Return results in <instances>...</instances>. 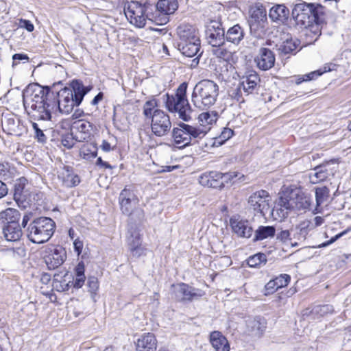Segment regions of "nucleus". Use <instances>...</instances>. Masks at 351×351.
Returning a JSON list of instances; mask_svg holds the SVG:
<instances>
[{
  "label": "nucleus",
  "instance_id": "nucleus-1",
  "mask_svg": "<svg viewBox=\"0 0 351 351\" xmlns=\"http://www.w3.org/2000/svg\"><path fill=\"white\" fill-rule=\"evenodd\" d=\"M50 89L47 87L34 84L29 86L23 93L25 107L30 108L29 113L38 120L49 121L51 119V110L56 106L47 102V96Z\"/></svg>",
  "mask_w": 351,
  "mask_h": 351
},
{
  "label": "nucleus",
  "instance_id": "nucleus-2",
  "mask_svg": "<svg viewBox=\"0 0 351 351\" xmlns=\"http://www.w3.org/2000/svg\"><path fill=\"white\" fill-rule=\"evenodd\" d=\"M177 34L178 36V49L186 57H194L192 60V66H195L199 63L198 54L200 50V39L198 32L196 28L189 24L180 25L177 28Z\"/></svg>",
  "mask_w": 351,
  "mask_h": 351
},
{
  "label": "nucleus",
  "instance_id": "nucleus-3",
  "mask_svg": "<svg viewBox=\"0 0 351 351\" xmlns=\"http://www.w3.org/2000/svg\"><path fill=\"white\" fill-rule=\"evenodd\" d=\"M311 198L299 189L291 190L280 197L276 212L280 217H287L291 210H306L310 208Z\"/></svg>",
  "mask_w": 351,
  "mask_h": 351
},
{
  "label": "nucleus",
  "instance_id": "nucleus-4",
  "mask_svg": "<svg viewBox=\"0 0 351 351\" xmlns=\"http://www.w3.org/2000/svg\"><path fill=\"white\" fill-rule=\"evenodd\" d=\"M219 96V86L213 81L203 80L194 87L192 93L193 105L201 110L213 106Z\"/></svg>",
  "mask_w": 351,
  "mask_h": 351
},
{
  "label": "nucleus",
  "instance_id": "nucleus-5",
  "mask_svg": "<svg viewBox=\"0 0 351 351\" xmlns=\"http://www.w3.org/2000/svg\"><path fill=\"white\" fill-rule=\"evenodd\" d=\"M88 89L77 81L72 83V89L65 88L58 93V108L60 112L69 114L75 106H79Z\"/></svg>",
  "mask_w": 351,
  "mask_h": 351
},
{
  "label": "nucleus",
  "instance_id": "nucleus-6",
  "mask_svg": "<svg viewBox=\"0 0 351 351\" xmlns=\"http://www.w3.org/2000/svg\"><path fill=\"white\" fill-rule=\"evenodd\" d=\"M325 8L319 4H296L292 10V16L298 25L308 27L315 21H324Z\"/></svg>",
  "mask_w": 351,
  "mask_h": 351
},
{
  "label": "nucleus",
  "instance_id": "nucleus-7",
  "mask_svg": "<svg viewBox=\"0 0 351 351\" xmlns=\"http://www.w3.org/2000/svg\"><path fill=\"white\" fill-rule=\"evenodd\" d=\"M56 223L49 217H40L34 219L27 227L28 239L37 244L48 241L53 236Z\"/></svg>",
  "mask_w": 351,
  "mask_h": 351
},
{
  "label": "nucleus",
  "instance_id": "nucleus-8",
  "mask_svg": "<svg viewBox=\"0 0 351 351\" xmlns=\"http://www.w3.org/2000/svg\"><path fill=\"white\" fill-rule=\"evenodd\" d=\"M187 84H181L177 89L175 95L167 94L165 106L167 109L173 113H177L178 117L185 121L191 119L192 110L186 96Z\"/></svg>",
  "mask_w": 351,
  "mask_h": 351
},
{
  "label": "nucleus",
  "instance_id": "nucleus-9",
  "mask_svg": "<svg viewBox=\"0 0 351 351\" xmlns=\"http://www.w3.org/2000/svg\"><path fill=\"white\" fill-rule=\"evenodd\" d=\"M154 9L153 4H142L136 1H132L125 3L124 12L130 23L143 27L145 25L146 19L154 21Z\"/></svg>",
  "mask_w": 351,
  "mask_h": 351
},
{
  "label": "nucleus",
  "instance_id": "nucleus-10",
  "mask_svg": "<svg viewBox=\"0 0 351 351\" xmlns=\"http://www.w3.org/2000/svg\"><path fill=\"white\" fill-rule=\"evenodd\" d=\"M248 24L250 33L253 36L257 38H263L266 36L269 25L267 11L263 5L256 6L250 10Z\"/></svg>",
  "mask_w": 351,
  "mask_h": 351
},
{
  "label": "nucleus",
  "instance_id": "nucleus-11",
  "mask_svg": "<svg viewBox=\"0 0 351 351\" xmlns=\"http://www.w3.org/2000/svg\"><path fill=\"white\" fill-rule=\"evenodd\" d=\"M154 21L158 24H166L169 21V15L174 13L178 8L177 0H159L153 5Z\"/></svg>",
  "mask_w": 351,
  "mask_h": 351
},
{
  "label": "nucleus",
  "instance_id": "nucleus-12",
  "mask_svg": "<svg viewBox=\"0 0 351 351\" xmlns=\"http://www.w3.org/2000/svg\"><path fill=\"white\" fill-rule=\"evenodd\" d=\"M152 132L157 136H163L169 133L171 128L169 116L163 110L156 109L151 118Z\"/></svg>",
  "mask_w": 351,
  "mask_h": 351
},
{
  "label": "nucleus",
  "instance_id": "nucleus-13",
  "mask_svg": "<svg viewBox=\"0 0 351 351\" xmlns=\"http://www.w3.org/2000/svg\"><path fill=\"white\" fill-rule=\"evenodd\" d=\"M271 197L269 193L261 190L252 193L248 199V204L251 209L261 215L265 216L269 210Z\"/></svg>",
  "mask_w": 351,
  "mask_h": 351
},
{
  "label": "nucleus",
  "instance_id": "nucleus-14",
  "mask_svg": "<svg viewBox=\"0 0 351 351\" xmlns=\"http://www.w3.org/2000/svg\"><path fill=\"white\" fill-rule=\"evenodd\" d=\"M206 37L213 47H221L225 43V32L222 25L216 21H211L206 26Z\"/></svg>",
  "mask_w": 351,
  "mask_h": 351
},
{
  "label": "nucleus",
  "instance_id": "nucleus-15",
  "mask_svg": "<svg viewBox=\"0 0 351 351\" xmlns=\"http://www.w3.org/2000/svg\"><path fill=\"white\" fill-rule=\"evenodd\" d=\"M45 256V262L49 269H55L64 262L66 255L65 250L61 246L50 247Z\"/></svg>",
  "mask_w": 351,
  "mask_h": 351
},
{
  "label": "nucleus",
  "instance_id": "nucleus-16",
  "mask_svg": "<svg viewBox=\"0 0 351 351\" xmlns=\"http://www.w3.org/2000/svg\"><path fill=\"white\" fill-rule=\"evenodd\" d=\"M119 202L122 213L130 215L138 204V199L132 190L125 188L119 194Z\"/></svg>",
  "mask_w": 351,
  "mask_h": 351
},
{
  "label": "nucleus",
  "instance_id": "nucleus-17",
  "mask_svg": "<svg viewBox=\"0 0 351 351\" xmlns=\"http://www.w3.org/2000/svg\"><path fill=\"white\" fill-rule=\"evenodd\" d=\"M176 297L180 300H192L202 297L204 291L196 289L186 284H180L175 287Z\"/></svg>",
  "mask_w": 351,
  "mask_h": 351
},
{
  "label": "nucleus",
  "instance_id": "nucleus-18",
  "mask_svg": "<svg viewBox=\"0 0 351 351\" xmlns=\"http://www.w3.org/2000/svg\"><path fill=\"white\" fill-rule=\"evenodd\" d=\"M254 61L260 69L267 71L274 66L275 56L271 50L263 47L260 49L259 53L255 58Z\"/></svg>",
  "mask_w": 351,
  "mask_h": 351
},
{
  "label": "nucleus",
  "instance_id": "nucleus-19",
  "mask_svg": "<svg viewBox=\"0 0 351 351\" xmlns=\"http://www.w3.org/2000/svg\"><path fill=\"white\" fill-rule=\"evenodd\" d=\"M260 82V77L255 72H251L243 76L239 82L240 88H243V93L246 95L252 94L257 90Z\"/></svg>",
  "mask_w": 351,
  "mask_h": 351
},
{
  "label": "nucleus",
  "instance_id": "nucleus-20",
  "mask_svg": "<svg viewBox=\"0 0 351 351\" xmlns=\"http://www.w3.org/2000/svg\"><path fill=\"white\" fill-rule=\"evenodd\" d=\"M230 226L233 232L239 237L250 238L253 232L252 228L247 221L230 219Z\"/></svg>",
  "mask_w": 351,
  "mask_h": 351
},
{
  "label": "nucleus",
  "instance_id": "nucleus-21",
  "mask_svg": "<svg viewBox=\"0 0 351 351\" xmlns=\"http://www.w3.org/2000/svg\"><path fill=\"white\" fill-rule=\"evenodd\" d=\"M156 339L154 334L149 332L137 340L136 351H156Z\"/></svg>",
  "mask_w": 351,
  "mask_h": 351
},
{
  "label": "nucleus",
  "instance_id": "nucleus-22",
  "mask_svg": "<svg viewBox=\"0 0 351 351\" xmlns=\"http://www.w3.org/2000/svg\"><path fill=\"white\" fill-rule=\"evenodd\" d=\"M210 343L215 351H229V343L223 334L217 330L210 334Z\"/></svg>",
  "mask_w": 351,
  "mask_h": 351
},
{
  "label": "nucleus",
  "instance_id": "nucleus-23",
  "mask_svg": "<svg viewBox=\"0 0 351 351\" xmlns=\"http://www.w3.org/2000/svg\"><path fill=\"white\" fill-rule=\"evenodd\" d=\"M184 130L187 132L188 136H190L191 144L195 143L197 139L202 138L210 130V127L206 125L194 126L186 123H183Z\"/></svg>",
  "mask_w": 351,
  "mask_h": 351
},
{
  "label": "nucleus",
  "instance_id": "nucleus-24",
  "mask_svg": "<svg viewBox=\"0 0 351 351\" xmlns=\"http://www.w3.org/2000/svg\"><path fill=\"white\" fill-rule=\"evenodd\" d=\"M2 230L3 237L8 241H18L23 235V232L19 223L5 224L3 227Z\"/></svg>",
  "mask_w": 351,
  "mask_h": 351
},
{
  "label": "nucleus",
  "instance_id": "nucleus-25",
  "mask_svg": "<svg viewBox=\"0 0 351 351\" xmlns=\"http://www.w3.org/2000/svg\"><path fill=\"white\" fill-rule=\"evenodd\" d=\"M291 278L287 274H280L279 276L268 282L265 285V295L274 293L278 289L286 287L290 282Z\"/></svg>",
  "mask_w": 351,
  "mask_h": 351
},
{
  "label": "nucleus",
  "instance_id": "nucleus-26",
  "mask_svg": "<svg viewBox=\"0 0 351 351\" xmlns=\"http://www.w3.org/2000/svg\"><path fill=\"white\" fill-rule=\"evenodd\" d=\"M58 179L61 180L62 184L66 187H73L77 186L80 182V178L72 173V169L65 166L63 170L58 174Z\"/></svg>",
  "mask_w": 351,
  "mask_h": 351
},
{
  "label": "nucleus",
  "instance_id": "nucleus-27",
  "mask_svg": "<svg viewBox=\"0 0 351 351\" xmlns=\"http://www.w3.org/2000/svg\"><path fill=\"white\" fill-rule=\"evenodd\" d=\"M247 328L252 335L261 337L266 328V323L260 317L249 319L247 321Z\"/></svg>",
  "mask_w": 351,
  "mask_h": 351
},
{
  "label": "nucleus",
  "instance_id": "nucleus-28",
  "mask_svg": "<svg viewBox=\"0 0 351 351\" xmlns=\"http://www.w3.org/2000/svg\"><path fill=\"white\" fill-rule=\"evenodd\" d=\"M183 123H180L178 127L173 128L172 136L177 145H181L180 147H185L191 144L190 136H188L187 132L184 130Z\"/></svg>",
  "mask_w": 351,
  "mask_h": 351
},
{
  "label": "nucleus",
  "instance_id": "nucleus-29",
  "mask_svg": "<svg viewBox=\"0 0 351 351\" xmlns=\"http://www.w3.org/2000/svg\"><path fill=\"white\" fill-rule=\"evenodd\" d=\"M244 35L243 29L239 25L237 24L228 29L225 35V40L234 45H239L243 39Z\"/></svg>",
  "mask_w": 351,
  "mask_h": 351
},
{
  "label": "nucleus",
  "instance_id": "nucleus-30",
  "mask_svg": "<svg viewBox=\"0 0 351 351\" xmlns=\"http://www.w3.org/2000/svg\"><path fill=\"white\" fill-rule=\"evenodd\" d=\"M283 41L278 47V51L281 55H287L294 51L298 45V40H293L289 34L282 38Z\"/></svg>",
  "mask_w": 351,
  "mask_h": 351
},
{
  "label": "nucleus",
  "instance_id": "nucleus-31",
  "mask_svg": "<svg viewBox=\"0 0 351 351\" xmlns=\"http://www.w3.org/2000/svg\"><path fill=\"white\" fill-rule=\"evenodd\" d=\"M289 10L284 5L273 6L269 12V16L273 21H284L288 17Z\"/></svg>",
  "mask_w": 351,
  "mask_h": 351
},
{
  "label": "nucleus",
  "instance_id": "nucleus-32",
  "mask_svg": "<svg viewBox=\"0 0 351 351\" xmlns=\"http://www.w3.org/2000/svg\"><path fill=\"white\" fill-rule=\"evenodd\" d=\"M21 214L19 210L8 208L0 213V220L5 224L19 223Z\"/></svg>",
  "mask_w": 351,
  "mask_h": 351
},
{
  "label": "nucleus",
  "instance_id": "nucleus-33",
  "mask_svg": "<svg viewBox=\"0 0 351 351\" xmlns=\"http://www.w3.org/2000/svg\"><path fill=\"white\" fill-rule=\"evenodd\" d=\"M71 130H75L77 132L81 133L82 136H80V138L84 140L90 134V132L92 130V125L90 122L84 120H78L73 123Z\"/></svg>",
  "mask_w": 351,
  "mask_h": 351
},
{
  "label": "nucleus",
  "instance_id": "nucleus-34",
  "mask_svg": "<svg viewBox=\"0 0 351 351\" xmlns=\"http://www.w3.org/2000/svg\"><path fill=\"white\" fill-rule=\"evenodd\" d=\"M311 222L310 221H304L301 222L297 227V232L294 234L293 238L302 243L305 241L308 234Z\"/></svg>",
  "mask_w": 351,
  "mask_h": 351
},
{
  "label": "nucleus",
  "instance_id": "nucleus-35",
  "mask_svg": "<svg viewBox=\"0 0 351 351\" xmlns=\"http://www.w3.org/2000/svg\"><path fill=\"white\" fill-rule=\"evenodd\" d=\"M331 71V69L329 66H324L323 70L319 69L313 72H311L308 74L298 75L295 77V83L297 84H300L303 82L311 81L315 80L317 77L320 76L324 73Z\"/></svg>",
  "mask_w": 351,
  "mask_h": 351
},
{
  "label": "nucleus",
  "instance_id": "nucleus-36",
  "mask_svg": "<svg viewBox=\"0 0 351 351\" xmlns=\"http://www.w3.org/2000/svg\"><path fill=\"white\" fill-rule=\"evenodd\" d=\"M275 228L273 226H260L255 231V236L254 238V241H261L268 237H272L275 235Z\"/></svg>",
  "mask_w": 351,
  "mask_h": 351
},
{
  "label": "nucleus",
  "instance_id": "nucleus-37",
  "mask_svg": "<svg viewBox=\"0 0 351 351\" xmlns=\"http://www.w3.org/2000/svg\"><path fill=\"white\" fill-rule=\"evenodd\" d=\"M322 23L324 21H315L308 27H302L305 31L304 34L311 37V40H316L321 34L320 24Z\"/></svg>",
  "mask_w": 351,
  "mask_h": 351
},
{
  "label": "nucleus",
  "instance_id": "nucleus-38",
  "mask_svg": "<svg viewBox=\"0 0 351 351\" xmlns=\"http://www.w3.org/2000/svg\"><path fill=\"white\" fill-rule=\"evenodd\" d=\"M217 113L214 111L201 113L198 117L200 125L210 127V125L217 121Z\"/></svg>",
  "mask_w": 351,
  "mask_h": 351
},
{
  "label": "nucleus",
  "instance_id": "nucleus-39",
  "mask_svg": "<svg viewBox=\"0 0 351 351\" xmlns=\"http://www.w3.org/2000/svg\"><path fill=\"white\" fill-rule=\"evenodd\" d=\"M329 193L330 191L326 186L317 187L315 189V199L317 207L328 200Z\"/></svg>",
  "mask_w": 351,
  "mask_h": 351
},
{
  "label": "nucleus",
  "instance_id": "nucleus-40",
  "mask_svg": "<svg viewBox=\"0 0 351 351\" xmlns=\"http://www.w3.org/2000/svg\"><path fill=\"white\" fill-rule=\"evenodd\" d=\"M266 255L263 253H258L254 256H250L247 260V263L250 267H259L266 263Z\"/></svg>",
  "mask_w": 351,
  "mask_h": 351
},
{
  "label": "nucleus",
  "instance_id": "nucleus-41",
  "mask_svg": "<svg viewBox=\"0 0 351 351\" xmlns=\"http://www.w3.org/2000/svg\"><path fill=\"white\" fill-rule=\"evenodd\" d=\"M315 172L310 174V180L312 183L315 184L321 181L325 180L328 177V172L324 170L322 167H317L315 169Z\"/></svg>",
  "mask_w": 351,
  "mask_h": 351
},
{
  "label": "nucleus",
  "instance_id": "nucleus-42",
  "mask_svg": "<svg viewBox=\"0 0 351 351\" xmlns=\"http://www.w3.org/2000/svg\"><path fill=\"white\" fill-rule=\"evenodd\" d=\"M158 106V102L156 99H152L150 100L147 101L143 105V115L147 119H150L153 116V112H154L156 108Z\"/></svg>",
  "mask_w": 351,
  "mask_h": 351
},
{
  "label": "nucleus",
  "instance_id": "nucleus-43",
  "mask_svg": "<svg viewBox=\"0 0 351 351\" xmlns=\"http://www.w3.org/2000/svg\"><path fill=\"white\" fill-rule=\"evenodd\" d=\"M80 156L87 160L95 158L97 156L96 148L93 146L84 145L80 149Z\"/></svg>",
  "mask_w": 351,
  "mask_h": 351
},
{
  "label": "nucleus",
  "instance_id": "nucleus-44",
  "mask_svg": "<svg viewBox=\"0 0 351 351\" xmlns=\"http://www.w3.org/2000/svg\"><path fill=\"white\" fill-rule=\"evenodd\" d=\"M128 242L130 250H135L137 247L141 246V238L138 232H134L130 237L128 238Z\"/></svg>",
  "mask_w": 351,
  "mask_h": 351
},
{
  "label": "nucleus",
  "instance_id": "nucleus-45",
  "mask_svg": "<svg viewBox=\"0 0 351 351\" xmlns=\"http://www.w3.org/2000/svg\"><path fill=\"white\" fill-rule=\"evenodd\" d=\"M333 307L331 305L326 304L317 306L313 308L312 310V313L313 314L318 315L321 317L328 315L329 313H332L333 312Z\"/></svg>",
  "mask_w": 351,
  "mask_h": 351
},
{
  "label": "nucleus",
  "instance_id": "nucleus-46",
  "mask_svg": "<svg viewBox=\"0 0 351 351\" xmlns=\"http://www.w3.org/2000/svg\"><path fill=\"white\" fill-rule=\"evenodd\" d=\"M234 134V131L228 128H224L218 138H216L215 143L221 145L228 139H230Z\"/></svg>",
  "mask_w": 351,
  "mask_h": 351
},
{
  "label": "nucleus",
  "instance_id": "nucleus-47",
  "mask_svg": "<svg viewBox=\"0 0 351 351\" xmlns=\"http://www.w3.org/2000/svg\"><path fill=\"white\" fill-rule=\"evenodd\" d=\"M216 49H213L214 54L219 58H222L224 60H228L231 57V52L222 48L221 47H215Z\"/></svg>",
  "mask_w": 351,
  "mask_h": 351
},
{
  "label": "nucleus",
  "instance_id": "nucleus-48",
  "mask_svg": "<svg viewBox=\"0 0 351 351\" xmlns=\"http://www.w3.org/2000/svg\"><path fill=\"white\" fill-rule=\"evenodd\" d=\"M87 285H88V289H89L88 291L91 293H95L97 290L99 288L98 280L95 276H90L88 278Z\"/></svg>",
  "mask_w": 351,
  "mask_h": 351
},
{
  "label": "nucleus",
  "instance_id": "nucleus-49",
  "mask_svg": "<svg viewBox=\"0 0 351 351\" xmlns=\"http://www.w3.org/2000/svg\"><path fill=\"white\" fill-rule=\"evenodd\" d=\"M243 88H240V84H239L237 88L232 90L230 93V96L232 99H235L238 102H242L244 101L242 95H243Z\"/></svg>",
  "mask_w": 351,
  "mask_h": 351
},
{
  "label": "nucleus",
  "instance_id": "nucleus-50",
  "mask_svg": "<svg viewBox=\"0 0 351 351\" xmlns=\"http://www.w3.org/2000/svg\"><path fill=\"white\" fill-rule=\"evenodd\" d=\"M13 63L12 66H14L19 64L21 62H28L29 57L24 53H15L12 56Z\"/></svg>",
  "mask_w": 351,
  "mask_h": 351
},
{
  "label": "nucleus",
  "instance_id": "nucleus-51",
  "mask_svg": "<svg viewBox=\"0 0 351 351\" xmlns=\"http://www.w3.org/2000/svg\"><path fill=\"white\" fill-rule=\"evenodd\" d=\"M276 239L282 243H286L288 241H291V234L288 230H280L276 234Z\"/></svg>",
  "mask_w": 351,
  "mask_h": 351
},
{
  "label": "nucleus",
  "instance_id": "nucleus-52",
  "mask_svg": "<svg viewBox=\"0 0 351 351\" xmlns=\"http://www.w3.org/2000/svg\"><path fill=\"white\" fill-rule=\"evenodd\" d=\"M209 178H210V176L208 173H204L203 175H202L199 178V182L203 185V186H208V187H212V188H216L217 187V184H215L214 183H211V182H209Z\"/></svg>",
  "mask_w": 351,
  "mask_h": 351
},
{
  "label": "nucleus",
  "instance_id": "nucleus-53",
  "mask_svg": "<svg viewBox=\"0 0 351 351\" xmlns=\"http://www.w3.org/2000/svg\"><path fill=\"white\" fill-rule=\"evenodd\" d=\"M350 230L349 228L343 230V232L336 234L335 237H332L329 241L325 242V243H323L322 245H319V247H326V246H328L330 244H332V243H334L335 241H336L337 239H339V238H341V237L344 236L345 234H347V232Z\"/></svg>",
  "mask_w": 351,
  "mask_h": 351
},
{
  "label": "nucleus",
  "instance_id": "nucleus-54",
  "mask_svg": "<svg viewBox=\"0 0 351 351\" xmlns=\"http://www.w3.org/2000/svg\"><path fill=\"white\" fill-rule=\"evenodd\" d=\"M83 246H84L83 241H81L79 238L74 239V241H73L74 250L78 256L82 253Z\"/></svg>",
  "mask_w": 351,
  "mask_h": 351
},
{
  "label": "nucleus",
  "instance_id": "nucleus-55",
  "mask_svg": "<svg viewBox=\"0 0 351 351\" xmlns=\"http://www.w3.org/2000/svg\"><path fill=\"white\" fill-rule=\"evenodd\" d=\"M19 25L21 27L26 29L28 32H31L34 30V25L28 20L21 19L19 21Z\"/></svg>",
  "mask_w": 351,
  "mask_h": 351
},
{
  "label": "nucleus",
  "instance_id": "nucleus-56",
  "mask_svg": "<svg viewBox=\"0 0 351 351\" xmlns=\"http://www.w3.org/2000/svg\"><path fill=\"white\" fill-rule=\"evenodd\" d=\"M85 282V276L75 275L73 286L75 288H81Z\"/></svg>",
  "mask_w": 351,
  "mask_h": 351
},
{
  "label": "nucleus",
  "instance_id": "nucleus-57",
  "mask_svg": "<svg viewBox=\"0 0 351 351\" xmlns=\"http://www.w3.org/2000/svg\"><path fill=\"white\" fill-rule=\"evenodd\" d=\"M22 191L23 188L21 187V184L15 186V192L14 194V199L17 201H20L22 199Z\"/></svg>",
  "mask_w": 351,
  "mask_h": 351
},
{
  "label": "nucleus",
  "instance_id": "nucleus-58",
  "mask_svg": "<svg viewBox=\"0 0 351 351\" xmlns=\"http://www.w3.org/2000/svg\"><path fill=\"white\" fill-rule=\"evenodd\" d=\"M210 178H213V180L215 181V183H219V181L220 179H222L224 176L221 173L217 172V171H210L208 173Z\"/></svg>",
  "mask_w": 351,
  "mask_h": 351
},
{
  "label": "nucleus",
  "instance_id": "nucleus-59",
  "mask_svg": "<svg viewBox=\"0 0 351 351\" xmlns=\"http://www.w3.org/2000/svg\"><path fill=\"white\" fill-rule=\"evenodd\" d=\"M35 135H36V138L38 139V141L39 142H41V143H44L47 140V137L45 135V134L43 133V131L41 130L40 129L38 130L36 132H35Z\"/></svg>",
  "mask_w": 351,
  "mask_h": 351
},
{
  "label": "nucleus",
  "instance_id": "nucleus-60",
  "mask_svg": "<svg viewBox=\"0 0 351 351\" xmlns=\"http://www.w3.org/2000/svg\"><path fill=\"white\" fill-rule=\"evenodd\" d=\"M8 189L7 185L0 180V199L8 194Z\"/></svg>",
  "mask_w": 351,
  "mask_h": 351
},
{
  "label": "nucleus",
  "instance_id": "nucleus-61",
  "mask_svg": "<svg viewBox=\"0 0 351 351\" xmlns=\"http://www.w3.org/2000/svg\"><path fill=\"white\" fill-rule=\"evenodd\" d=\"M145 249H144L141 246L137 247L136 250H130V252H132V255L134 256H136V257H139L141 255L144 254H145Z\"/></svg>",
  "mask_w": 351,
  "mask_h": 351
},
{
  "label": "nucleus",
  "instance_id": "nucleus-62",
  "mask_svg": "<svg viewBox=\"0 0 351 351\" xmlns=\"http://www.w3.org/2000/svg\"><path fill=\"white\" fill-rule=\"evenodd\" d=\"M62 143L64 147H66L67 148H71L73 145V141L72 138H70L69 137H65L62 140Z\"/></svg>",
  "mask_w": 351,
  "mask_h": 351
},
{
  "label": "nucleus",
  "instance_id": "nucleus-63",
  "mask_svg": "<svg viewBox=\"0 0 351 351\" xmlns=\"http://www.w3.org/2000/svg\"><path fill=\"white\" fill-rule=\"evenodd\" d=\"M75 275L84 276V265L82 262L79 263L75 268Z\"/></svg>",
  "mask_w": 351,
  "mask_h": 351
},
{
  "label": "nucleus",
  "instance_id": "nucleus-64",
  "mask_svg": "<svg viewBox=\"0 0 351 351\" xmlns=\"http://www.w3.org/2000/svg\"><path fill=\"white\" fill-rule=\"evenodd\" d=\"M8 173V164H0V177L4 178Z\"/></svg>",
  "mask_w": 351,
  "mask_h": 351
}]
</instances>
